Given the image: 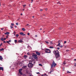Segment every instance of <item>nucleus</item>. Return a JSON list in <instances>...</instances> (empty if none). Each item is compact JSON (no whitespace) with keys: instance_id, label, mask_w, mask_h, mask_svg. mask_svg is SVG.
<instances>
[{"instance_id":"nucleus-21","label":"nucleus","mask_w":76,"mask_h":76,"mask_svg":"<svg viewBox=\"0 0 76 76\" xmlns=\"http://www.w3.org/2000/svg\"><path fill=\"white\" fill-rule=\"evenodd\" d=\"M20 35H23V33L20 32Z\"/></svg>"},{"instance_id":"nucleus-19","label":"nucleus","mask_w":76,"mask_h":76,"mask_svg":"<svg viewBox=\"0 0 76 76\" xmlns=\"http://www.w3.org/2000/svg\"><path fill=\"white\" fill-rule=\"evenodd\" d=\"M3 50H4V49H3V48H2V49H1L0 50V51H3Z\"/></svg>"},{"instance_id":"nucleus-23","label":"nucleus","mask_w":76,"mask_h":76,"mask_svg":"<svg viewBox=\"0 0 76 76\" xmlns=\"http://www.w3.org/2000/svg\"><path fill=\"white\" fill-rule=\"evenodd\" d=\"M24 57H25V58H27V56H26L25 55H24Z\"/></svg>"},{"instance_id":"nucleus-8","label":"nucleus","mask_w":76,"mask_h":76,"mask_svg":"<svg viewBox=\"0 0 76 76\" xmlns=\"http://www.w3.org/2000/svg\"><path fill=\"white\" fill-rule=\"evenodd\" d=\"M36 53L38 55V56H40V54H41V53H39L38 52H36Z\"/></svg>"},{"instance_id":"nucleus-50","label":"nucleus","mask_w":76,"mask_h":76,"mask_svg":"<svg viewBox=\"0 0 76 76\" xmlns=\"http://www.w3.org/2000/svg\"><path fill=\"white\" fill-rule=\"evenodd\" d=\"M29 76H32V75H31V74H30L29 75Z\"/></svg>"},{"instance_id":"nucleus-37","label":"nucleus","mask_w":76,"mask_h":76,"mask_svg":"<svg viewBox=\"0 0 76 76\" xmlns=\"http://www.w3.org/2000/svg\"><path fill=\"white\" fill-rule=\"evenodd\" d=\"M57 49L58 50H60V48L59 47L57 48Z\"/></svg>"},{"instance_id":"nucleus-55","label":"nucleus","mask_w":76,"mask_h":76,"mask_svg":"<svg viewBox=\"0 0 76 76\" xmlns=\"http://www.w3.org/2000/svg\"><path fill=\"white\" fill-rule=\"evenodd\" d=\"M6 41H4V43H6Z\"/></svg>"},{"instance_id":"nucleus-26","label":"nucleus","mask_w":76,"mask_h":76,"mask_svg":"<svg viewBox=\"0 0 76 76\" xmlns=\"http://www.w3.org/2000/svg\"><path fill=\"white\" fill-rule=\"evenodd\" d=\"M50 48H54L53 47H50Z\"/></svg>"},{"instance_id":"nucleus-16","label":"nucleus","mask_w":76,"mask_h":76,"mask_svg":"<svg viewBox=\"0 0 76 76\" xmlns=\"http://www.w3.org/2000/svg\"><path fill=\"white\" fill-rule=\"evenodd\" d=\"M33 57H37V55L36 54H34L33 55Z\"/></svg>"},{"instance_id":"nucleus-51","label":"nucleus","mask_w":76,"mask_h":76,"mask_svg":"<svg viewBox=\"0 0 76 76\" xmlns=\"http://www.w3.org/2000/svg\"><path fill=\"white\" fill-rule=\"evenodd\" d=\"M11 40H9V42H11Z\"/></svg>"},{"instance_id":"nucleus-36","label":"nucleus","mask_w":76,"mask_h":76,"mask_svg":"<svg viewBox=\"0 0 76 76\" xmlns=\"http://www.w3.org/2000/svg\"><path fill=\"white\" fill-rule=\"evenodd\" d=\"M66 51H69V50H66Z\"/></svg>"},{"instance_id":"nucleus-18","label":"nucleus","mask_w":76,"mask_h":76,"mask_svg":"<svg viewBox=\"0 0 76 76\" xmlns=\"http://www.w3.org/2000/svg\"><path fill=\"white\" fill-rule=\"evenodd\" d=\"M14 41H15L14 42H15V44H16V42H17V40H16V39Z\"/></svg>"},{"instance_id":"nucleus-49","label":"nucleus","mask_w":76,"mask_h":76,"mask_svg":"<svg viewBox=\"0 0 76 76\" xmlns=\"http://www.w3.org/2000/svg\"><path fill=\"white\" fill-rule=\"evenodd\" d=\"M9 42L8 41H7V43L8 44L9 43Z\"/></svg>"},{"instance_id":"nucleus-30","label":"nucleus","mask_w":76,"mask_h":76,"mask_svg":"<svg viewBox=\"0 0 76 76\" xmlns=\"http://www.w3.org/2000/svg\"><path fill=\"white\" fill-rule=\"evenodd\" d=\"M23 6H24L23 8H25V6H26V4H25L24 5H23Z\"/></svg>"},{"instance_id":"nucleus-24","label":"nucleus","mask_w":76,"mask_h":76,"mask_svg":"<svg viewBox=\"0 0 76 76\" xmlns=\"http://www.w3.org/2000/svg\"><path fill=\"white\" fill-rule=\"evenodd\" d=\"M39 65L40 66H42V65L41 64H39Z\"/></svg>"},{"instance_id":"nucleus-15","label":"nucleus","mask_w":76,"mask_h":76,"mask_svg":"<svg viewBox=\"0 0 76 76\" xmlns=\"http://www.w3.org/2000/svg\"><path fill=\"white\" fill-rule=\"evenodd\" d=\"M50 43L51 45H53V42H50Z\"/></svg>"},{"instance_id":"nucleus-4","label":"nucleus","mask_w":76,"mask_h":76,"mask_svg":"<svg viewBox=\"0 0 76 76\" xmlns=\"http://www.w3.org/2000/svg\"><path fill=\"white\" fill-rule=\"evenodd\" d=\"M28 67L29 68H32V67H33V65L29 62V63L28 64Z\"/></svg>"},{"instance_id":"nucleus-14","label":"nucleus","mask_w":76,"mask_h":76,"mask_svg":"<svg viewBox=\"0 0 76 76\" xmlns=\"http://www.w3.org/2000/svg\"><path fill=\"white\" fill-rule=\"evenodd\" d=\"M0 59L1 60H2V59H3V58H2V56H0Z\"/></svg>"},{"instance_id":"nucleus-59","label":"nucleus","mask_w":76,"mask_h":76,"mask_svg":"<svg viewBox=\"0 0 76 76\" xmlns=\"http://www.w3.org/2000/svg\"><path fill=\"white\" fill-rule=\"evenodd\" d=\"M32 1L31 2V3H32V2L33 1V0H31Z\"/></svg>"},{"instance_id":"nucleus-52","label":"nucleus","mask_w":76,"mask_h":76,"mask_svg":"<svg viewBox=\"0 0 76 76\" xmlns=\"http://www.w3.org/2000/svg\"><path fill=\"white\" fill-rule=\"evenodd\" d=\"M67 73H70V72H69L68 71V72H67Z\"/></svg>"},{"instance_id":"nucleus-54","label":"nucleus","mask_w":76,"mask_h":76,"mask_svg":"<svg viewBox=\"0 0 76 76\" xmlns=\"http://www.w3.org/2000/svg\"><path fill=\"white\" fill-rule=\"evenodd\" d=\"M35 37H37V35H35Z\"/></svg>"},{"instance_id":"nucleus-7","label":"nucleus","mask_w":76,"mask_h":76,"mask_svg":"<svg viewBox=\"0 0 76 76\" xmlns=\"http://www.w3.org/2000/svg\"><path fill=\"white\" fill-rule=\"evenodd\" d=\"M22 69H20L19 71V73L21 75H22V72H21V71H22Z\"/></svg>"},{"instance_id":"nucleus-20","label":"nucleus","mask_w":76,"mask_h":76,"mask_svg":"<svg viewBox=\"0 0 76 76\" xmlns=\"http://www.w3.org/2000/svg\"><path fill=\"white\" fill-rule=\"evenodd\" d=\"M22 30H23V31H25V29L24 28H23L22 29Z\"/></svg>"},{"instance_id":"nucleus-6","label":"nucleus","mask_w":76,"mask_h":76,"mask_svg":"<svg viewBox=\"0 0 76 76\" xmlns=\"http://www.w3.org/2000/svg\"><path fill=\"white\" fill-rule=\"evenodd\" d=\"M53 71H54V69L53 68H51V69H50V71L49 72L50 73V74H51V73L52 72H53Z\"/></svg>"},{"instance_id":"nucleus-38","label":"nucleus","mask_w":76,"mask_h":76,"mask_svg":"<svg viewBox=\"0 0 76 76\" xmlns=\"http://www.w3.org/2000/svg\"><path fill=\"white\" fill-rule=\"evenodd\" d=\"M2 45V43H1V44H0V47Z\"/></svg>"},{"instance_id":"nucleus-27","label":"nucleus","mask_w":76,"mask_h":76,"mask_svg":"<svg viewBox=\"0 0 76 76\" xmlns=\"http://www.w3.org/2000/svg\"><path fill=\"white\" fill-rule=\"evenodd\" d=\"M11 25H12V26H14V24L13 23H12L11 24Z\"/></svg>"},{"instance_id":"nucleus-3","label":"nucleus","mask_w":76,"mask_h":76,"mask_svg":"<svg viewBox=\"0 0 76 76\" xmlns=\"http://www.w3.org/2000/svg\"><path fill=\"white\" fill-rule=\"evenodd\" d=\"M45 51L46 52V53H50L51 52L50 50L48 49H47L45 50Z\"/></svg>"},{"instance_id":"nucleus-57","label":"nucleus","mask_w":76,"mask_h":76,"mask_svg":"<svg viewBox=\"0 0 76 76\" xmlns=\"http://www.w3.org/2000/svg\"><path fill=\"white\" fill-rule=\"evenodd\" d=\"M15 28H17V26H15Z\"/></svg>"},{"instance_id":"nucleus-58","label":"nucleus","mask_w":76,"mask_h":76,"mask_svg":"<svg viewBox=\"0 0 76 76\" xmlns=\"http://www.w3.org/2000/svg\"><path fill=\"white\" fill-rule=\"evenodd\" d=\"M64 64H66V63L65 62L64 63Z\"/></svg>"},{"instance_id":"nucleus-2","label":"nucleus","mask_w":76,"mask_h":76,"mask_svg":"<svg viewBox=\"0 0 76 76\" xmlns=\"http://www.w3.org/2000/svg\"><path fill=\"white\" fill-rule=\"evenodd\" d=\"M51 65V69L52 68H53V67H55L56 65H57V64L55 63V62L54 61H53V62L52 63V64Z\"/></svg>"},{"instance_id":"nucleus-62","label":"nucleus","mask_w":76,"mask_h":76,"mask_svg":"<svg viewBox=\"0 0 76 76\" xmlns=\"http://www.w3.org/2000/svg\"><path fill=\"white\" fill-rule=\"evenodd\" d=\"M29 58L30 59L31 58L32 59V58H31V57H29Z\"/></svg>"},{"instance_id":"nucleus-43","label":"nucleus","mask_w":76,"mask_h":76,"mask_svg":"<svg viewBox=\"0 0 76 76\" xmlns=\"http://www.w3.org/2000/svg\"><path fill=\"white\" fill-rule=\"evenodd\" d=\"M47 10H48V9L47 8H46L45 9L46 11H47Z\"/></svg>"},{"instance_id":"nucleus-28","label":"nucleus","mask_w":76,"mask_h":76,"mask_svg":"<svg viewBox=\"0 0 76 76\" xmlns=\"http://www.w3.org/2000/svg\"><path fill=\"white\" fill-rule=\"evenodd\" d=\"M16 37H19V34H16Z\"/></svg>"},{"instance_id":"nucleus-46","label":"nucleus","mask_w":76,"mask_h":76,"mask_svg":"<svg viewBox=\"0 0 76 76\" xmlns=\"http://www.w3.org/2000/svg\"><path fill=\"white\" fill-rule=\"evenodd\" d=\"M60 41L59 40V41H58V43H60Z\"/></svg>"},{"instance_id":"nucleus-34","label":"nucleus","mask_w":76,"mask_h":76,"mask_svg":"<svg viewBox=\"0 0 76 76\" xmlns=\"http://www.w3.org/2000/svg\"><path fill=\"white\" fill-rule=\"evenodd\" d=\"M10 28H13V26H11Z\"/></svg>"},{"instance_id":"nucleus-13","label":"nucleus","mask_w":76,"mask_h":76,"mask_svg":"<svg viewBox=\"0 0 76 76\" xmlns=\"http://www.w3.org/2000/svg\"><path fill=\"white\" fill-rule=\"evenodd\" d=\"M13 34H14V36H15L16 35H15V34H16V32H15V31H14V32L13 33Z\"/></svg>"},{"instance_id":"nucleus-40","label":"nucleus","mask_w":76,"mask_h":76,"mask_svg":"<svg viewBox=\"0 0 76 76\" xmlns=\"http://www.w3.org/2000/svg\"><path fill=\"white\" fill-rule=\"evenodd\" d=\"M1 30L2 31H3V29H4V28H1Z\"/></svg>"},{"instance_id":"nucleus-29","label":"nucleus","mask_w":76,"mask_h":76,"mask_svg":"<svg viewBox=\"0 0 76 76\" xmlns=\"http://www.w3.org/2000/svg\"><path fill=\"white\" fill-rule=\"evenodd\" d=\"M16 25H19V24L18 23H16Z\"/></svg>"},{"instance_id":"nucleus-10","label":"nucleus","mask_w":76,"mask_h":76,"mask_svg":"<svg viewBox=\"0 0 76 76\" xmlns=\"http://www.w3.org/2000/svg\"><path fill=\"white\" fill-rule=\"evenodd\" d=\"M9 34H10L9 32H7L6 33H5L4 34H5V35H8Z\"/></svg>"},{"instance_id":"nucleus-25","label":"nucleus","mask_w":76,"mask_h":76,"mask_svg":"<svg viewBox=\"0 0 76 76\" xmlns=\"http://www.w3.org/2000/svg\"><path fill=\"white\" fill-rule=\"evenodd\" d=\"M34 58H36V59L38 58L37 56H34Z\"/></svg>"},{"instance_id":"nucleus-53","label":"nucleus","mask_w":76,"mask_h":76,"mask_svg":"<svg viewBox=\"0 0 76 76\" xmlns=\"http://www.w3.org/2000/svg\"><path fill=\"white\" fill-rule=\"evenodd\" d=\"M44 76H47V75H46V74H45V75H44Z\"/></svg>"},{"instance_id":"nucleus-17","label":"nucleus","mask_w":76,"mask_h":76,"mask_svg":"<svg viewBox=\"0 0 76 76\" xmlns=\"http://www.w3.org/2000/svg\"><path fill=\"white\" fill-rule=\"evenodd\" d=\"M23 67L24 68V69H26V67H27V66H23Z\"/></svg>"},{"instance_id":"nucleus-48","label":"nucleus","mask_w":76,"mask_h":76,"mask_svg":"<svg viewBox=\"0 0 76 76\" xmlns=\"http://www.w3.org/2000/svg\"><path fill=\"white\" fill-rule=\"evenodd\" d=\"M40 11H41V12H42V9L40 10Z\"/></svg>"},{"instance_id":"nucleus-33","label":"nucleus","mask_w":76,"mask_h":76,"mask_svg":"<svg viewBox=\"0 0 76 76\" xmlns=\"http://www.w3.org/2000/svg\"><path fill=\"white\" fill-rule=\"evenodd\" d=\"M58 4H60V5L61 4L60 3V2H58Z\"/></svg>"},{"instance_id":"nucleus-44","label":"nucleus","mask_w":76,"mask_h":76,"mask_svg":"<svg viewBox=\"0 0 76 76\" xmlns=\"http://www.w3.org/2000/svg\"><path fill=\"white\" fill-rule=\"evenodd\" d=\"M66 41H65L64 42V44H66Z\"/></svg>"},{"instance_id":"nucleus-9","label":"nucleus","mask_w":76,"mask_h":76,"mask_svg":"<svg viewBox=\"0 0 76 76\" xmlns=\"http://www.w3.org/2000/svg\"><path fill=\"white\" fill-rule=\"evenodd\" d=\"M23 42V41H22L21 39L19 40H18V42L22 43Z\"/></svg>"},{"instance_id":"nucleus-47","label":"nucleus","mask_w":76,"mask_h":76,"mask_svg":"<svg viewBox=\"0 0 76 76\" xmlns=\"http://www.w3.org/2000/svg\"><path fill=\"white\" fill-rule=\"evenodd\" d=\"M60 41L59 40V41H58V43H60Z\"/></svg>"},{"instance_id":"nucleus-22","label":"nucleus","mask_w":76,"mask_h":76,"mask_svg":"<svg viewBox=\"0 0 76 76\" xmlns=\"http://www.w3.org/2000/svg\"><path fill=\"white\" fill-rule=\"evenodd\" d=\"M1 41H4V39L3 38H1Z\"/></svg>"},{"instance_id":"nucleus-45","label":"nucleus","mask_w":76,"mask_h":76,"mask_svg":"<svg viewBox=\"0 0 76 76\" xmlns=\"http://www.w3.org/2000/svg\"><path fill=\"white\" fill-rule=\"evenodd\" d=\"M27 35H29V33H27Z\"/></svg>"},{"instance_id":"nucleus-61","label":"nucleus","mask_w":76,"mask_h":76,"mask_svg":"<svg viewBox=\"0 0 76 76\" xmlns=\"http://www.w3.org/2000/svg\"><path fill=\"white\" fill-rule=\"evenodd\" d=\"M4 40H6V39L5 38H4Z\"/></svg>"},{"instance_id":"nucleus-32","label":"nucleus","mask_w":76,"mask_h":76,"mask_svg":"<svg viewBox=\"0 0 76 76\" xmlns=\"http://www.w3.org/2000/svg\"><path fill=\"white\" fill-rule=\"evenodd\" d=\"M45 42H46V43H47V44H48V43H49V42L48 41H46Z\"/></svg>"},{"instance_id":"nucleus-35","label":"nucleus","mask_w":76,"mask_h":76,"mask_svg":"<svg viewBox=\"0 0 76 76\" xmlns=\"http://www.w3.org/2000/svg\"><path fill=\"white\" fill-rule=\"evenodd\" d=\"M27 54H28V55H30V53H27Z\"/></svg>"},{"instance_id":"nucleus-41","label":"nucleus","mask_w":76,"mask_h":76,"mask_svg":"<svg viewBox=\"0 0 76 76\" xmlns=\"http://www.w3.org/2000/svg\"><path fill=\"white\" fill-rule=\"evenodd\" d=\"M37 74H39V72H37L36 73Z\"/></svg>"},{"instance_id":"nucleus-1","label":"nucleus","mask_w":76,"mask_h":76,"mask_svg":"<svg viewBox=\"0 0 76 76\" xmlns=\"http://www.w3.org/2000/svg\"><path fill=\"white\" fill-rule=\"evenodd\" d=\"M53 53H55L56 54V60H58L60 59V55H59V53L58 51L56 50V51L54 50Z\"/></svg>"},{"instance_id":"nucleus-12","label":"nucleus","mask_w":76,"mask_h":76,"mask_svg":"<svg viewBox=\"0 0 76 76\" xmlns=\"http://www.w3.org/2000/svg\"><path fill=\"white\" fill-rule=\"evenodd\" d=\"M60 43H59L58 45H56L57 47H60Z\"/></svg>"},{"instance_id":"nucleus-11","label":"nucleus","mask_w":76,"mask_h":76,"mask_svg":"<svg viewBox=\"0 0 76 76\" xmlns=\"http://www.w3.org/2000/svg\"><path fill=\"white\" fill-rule=\"evenodd\" d=\"M2 70V71H3V68L0 66V70Z\"/></svg>"},{"instance_id":"nucleus-60","label":"nucleus","mask_w":76,"mask_h":76,"mask_svg":"<svg viewBox=\"0 0 76 76\" xmlns=\"http://www.w3.org/2000/svg\"><path fill=\"white\" fill-rule=\"evenodd\" d=\"M23 35H25V34H24L23 33Z\"/></svg>"},{"instance_id":"nucleus-39","label":"nucleus","mask_w":76,"mask_h":76,"mask_svg":"<svg viewBox=\"0 0 76 76\" xmlns=\"http://www.w3.org/2000/svg\"><path fill=\"white\" fill-rule=\"evenodd\" d=\"M74 66H76V63H75Z\"/></svg>"},{"instance_id":"nucleus-31","label":"nucleus","mask_w":76,"mask_h":76,"mask_svg":"<svg viewBox=\"0 0 76 76\" xmlns=\"http://www.w3.org/2000/svg\"><path fill=\"white\" fill-rule=\"evenodd\" d=\"M59 47L61 48H62V47H63V45H61V46H59Z\"/></svg>"},{"instance_id":"nucleus-64","label":"nucleus","mask_w":76,"mask_h":76,"mask_svg":"<svg viewBox=\"0 0 76 76\" xmlns=\"http://www.w3.org/2000/svg\"><path fill=\"white\" fill-rule=\"evenodd\" d=\"M20 15H22V13Z\"/></svg>"},{"instance_id":"nucleus-42","label":"nucleus","mask_w":76,"mask_h":76,"mask_svg":"<svg viewBox=\"0 0 76 76\" xmlns=\"http://www.w3.org/2000/svg\"><path fill=\"white\" fill-rule=\"evenodd\" d=\"M6 38H8V35H7V36H6Z\"/></svg>"},{"instance_id":"nucleus-56","label":"nucleus","mask_w":76,"mask_h":76,"mask_svg":"<svg viewBox=\"0 0 76 76\" xmlns=\"http://www.w3.org/2000/svg\"><path fill=\"white\" fill-rule=\"evenodd\" d=\"M74 61H76V59H74Z\"/></svg>"},{"instance_id":"nucleus-5","label":"nucleus","mask_w":76,"mask_h":76,"mask_svg":"<svg viewBox=\"0 0 76 76\" xmlns=\"http://www.w3.org/2000/svg\"><path fill=\"white\" fill-rule=\"evenodd\" d=\"M29 63L31 64H32V65L34 64H35V61H29Z\"/></svg>"},{"instance_id":"nucleus-63","label":"nucleus","mask_w":76,"mask_h":76,"mask_svg":"<svg viewBox=\"0 0 76 76\" xmlns=\"http://www.w3.org/2000/svg\"><path fill=\"white\" fill-rule=\"evenodd\" d=\"M29 7H30L31 6V5H30V4H29Z\"/></svg>"}]
</instances>
